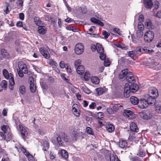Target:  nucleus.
I'll use <instances>...</instances> for the list:
<instances>
[{"instance_id": "obj_51", "label": "nucleus", "mask_w": 161, "mask_h": 161, "mask_svg": "<svg viewBox=\"0 0 161 161\" xmlns=\"http://www.w3.org/2000/svg\"><path fill=\"white\" fill-rule=\"evenodd\" d=\"M118 157L117 155H110V161H115V160H116L117 159Z\"/></svg>"}, {"instance_id": "obj_36", "label": "nucleus", "mask_w": 161, "mask_h": 161, "mask_svg": "<svg viewBox=\"0 0 161 161\" xmlns=\"http://www.w3.org/2000/svg\"><path fill=\"white\" fill-rule=\"evenodd\" d=\"M128 54L133 59H135L137 58L136 53L134 51L129 52Z\"/></svg>"}, {"instance_id": "obj_45", "label": "nucleus", "mask_w": 161, "mask_h": 161, "mask_svg": "<svg viewBox=\"0 0 161 161\" xmlns=\"http://www.w3.org/2000/svg\"><path fill=\"white\" fill-rule=\"evenodd\" d=\"M17 150L20 153L22 152L24 154L27 151L21 145Z\"/></svg>"}, {"instance_id": "obj_63", "label": "nucleus", "mask_w": 161, "mask_h": 161, "mask_svg": "<svg viewBox=\"0 0 161 161\" xmlns=\"http://www.w3.org/2000/svg\"><path fill=\"white\" fill-rule=\"evenodd\" d=\"M103 113L102 112H99L97 114V119H100L101 118H103Z\"/></svg>"}, {"instance_id": "obj_18", "label": "nucleus", "mask_w": 161, "mask_h": 161, "mask_svg": "<svg viewBox=\"0 0 161 161\" xmlns=\"http://www.w3.org/2000/svg\"><path fill=\"white\" fill-rule=\"evenodd\" d=\"M119 146L122 148L126 147L127 146V143L126 140L121 139L119 140Z\"/></svg>"}, {"instance_id": "obj_30", "label": "nucleus", "mask_w": 161, "mask_h": 161, "mask_svg": "<svg viewBox=\"0 0 161 161\" xmlns=\"http://www.w3.org/2000/svg\"><path fill=\"white\" fill-rule=\"evenodd\" d=\"M92 82L95 84H98L99 83L100 80L99 78L96 76H92L91 77Z\"/></svg>"}, {"instance_id": "obj_25", "label": "nucleus", "mask_w": 161, "mask_h": 161, "mask_svg": "<svg viewBox=\"0 0 161 161\" xmlns=\"http://www.w3.org/2000/svg\"><path fill=\"white\" fill-rule=\"evenodd\" d=\"M105 92V88H98L96 89L95 94L97 96H99L103 94Z\"/></svg>"}, {"instance_id": "obj_5", "label": "nucleus", "mask_w": 161, "mask_h": 161, "mask_svg": "<svg viewBox=\"0 0 161 161\" xmlns=\"http://www.w3.org/2000/svg\"><path fill=\"white\" fill-rule=\"evenodd\" d=\"M158 93L157 89L155 87H151L148 90V96H151L153 97H157Z\"/></svg>"}, {"instance_id": "obj_1", "label": "nucleus", "mask_w": 161, "mask_h": 161, "mask_svg": "<svg viewBox=\"0 0 161 161\" xmlns=\"http://www.w3.org/2000/svg\"><path fill=\"white\" fill-rule=\"evenodd\" d=\"M78 136V133L75 131H73L72 134L69 136L64 133H62L60 135H57L56 140L58 145L61 146L63 145L64 142H70L73 141H76Z\"/></svg>"}, {"instance_id": "obj_29", "label": "nucleus", "mask_w": 161, "mask_h": 161, "mask_svg": "<svg viewBox=\"0 0 161 161\" xmlns=\"http://www.w3.org/2000/svg\"><path fill=\"white\" fill-rule=\"evenodd\" d=\"M7 87V83L5 80L2 81L1 84L0 85V92L3 91V88H6Z\"/></svg>"}, {"instance_id": "obj_26", "label": "nucleus", "mask_w": 161, "mask_h": 161, "mask_svg": "<svg viewBox=\"0 0 161 161\" xmlns=\"http://www.w3.org/2000/svg\"><path fill=\"white\" fill-rule=\"evenodd\" d=\"M76 71L78 74L82 75L84 72V68L83 65L79 66L76 68Z\"/></svg>"}, {"instance_id": "obj_55", "label": "nucleus", "mask_w": 161, "mask_h": 161, "mask_svg": "<svg viewBox=\"0 0 161 161\" xmlns=\"http://www.w3.org/2000/svg\"><path fill=\"white\" fill-rule=\"evenodd\" d=\"M5 133H3L2 132H0V139L1 140H5L6 138Z\"/></svg>"}, {"instance_id": "obj_47", "label": "nucleus", "mask_w": 161, "mask_h": 161, "mask_svg": "<svg viewBox=\"0 0 161 161\" xmlns=\"http://www.w3.org/2000/svg\"><path fill=\"white\" fill-rule=\"evenodd\" d=\"M143 35V32L141 30H138L136 31L137 36L139 38H141Z\"/></svg>"}, {"instance_id": "obj_12", "label": "nucleus", "mask_w": 161, "mask_h": 161, "mask_svg": "<svg viewBox=\"0 0 161 161\" xmlns=\"http://www.w3.org/2000/svg\"><path fill=\"white\" fill-rule=\"evenodd\" d=\"M19 128L21 132V135L22 137L24 139L28 135V133L26 129L21 125H19Z\"/></svg>"}, {"instance_id": "obj_52", "label": "nucleus", "mask_w": 161, "mask_h": 161, "mask_svg": "<svg viewBox=\"0 0 161 161\" xmlns=\"http://www.w3.org/2000/svg\"><path fill=\"white\" fill-rule=\"evenodd\" d=\"M103 35L104 36L105 39H107L110 36V34L108 32L106 31H104L103 32Z\"/></svg>"}, {"instance_id": "obj_50", "label": "nucleus", "mask_w": 161, "mask_h": 161, "mask_svg": "<svg viewBox=\"0 0 161 161\" xmlns=\"http://www.w3.org/2000/svg\"><path fill=\"white\" fill-rule=\"evenodd\" d=\"M122 107V106L120 104H115L113 106V109L115 111L118 110L120 108Z\"/></svg>"}, {"instance_id": "obj_20", "label": "nucleus", "mask_w": 161, "mask_h": 161, "mask_svg": "<svg viewBox=\"0 0 161 161\" xmlns=\"http://www.w3.org/2000/svg\"><path fill=\"white\" fill-rule=\"evenodd\" d=\"M38 31L39 34L44 35L46 32L47 28L44 26H39L38 28Z\"/></svg>"}, {"instance_id": "obj_11", "label": "nucleus", "mask_w": 161, "mask_h": 161, "mask_svg": "<svg viewBox=\"0 0 161 161\" xmlns=\"http://www.w3.org/2000/svg\"><path fill=\"white\" fill-rule=\"evenodd\" d=\"M128 88L131 92V93H134L137 92L139 89L138 86L136 84H133L130 86H128Z\"/></svg>"}, {"instance_id": "obj_21", "label": "nucleus", "mask_w": 161, "mask_h": 161, "mask_svg": "<svg viewBox=\"0 0 161 161\" xmlns=\"http://www.w3.org/2000/svg\"><path fill=\"white\" fill-rule=\"evenodd\" d=\"M132 75L131 74V75H128L126 77V79L127 81L130 83H134L135 82V80L134 77L132 76Z\"/></svg>"}, {"instance_id": "obj_8", "label": "nucleus", "mask_w": 161, "mask_h": 161, "mask_svg": "<svg viewBox=\"0 0 161 161\" xmlns=\"http://www.w3.org/2000/svg\"><path fill=\"white\" fill-rule=\"evenodd\" d=\"M42 55L46 59L50 57V55L47 50L44 47H41L39 49Z\"/></svg>"}, {"instance_id": "obj_38", "label": "nucleus", "mask_w": 161, "mask_h": 161, "mask_svg": "<svg viewBox=\"0 0 161 161\" xmlns=\"http://www.w3.org/2000/svg\"><path fill=\"white\" fill-rule=\"evenodd\" d=\"M34 20L36 24L37 25H39L42 24V21L38 17H35L34 19Z\"/></svg>"}, {"instance_id": "obj_19", "label": "nucleus", "mask_w": 161, "mask_h": 161, "mask_svg": "<svg viewBox=\"0 0 161 161\" xmlns=\"http://www.w3.org/2000/svg\"><path fill=\"white\" fill-rule=\"evenodd\" d=\"M157 97H153L151 96H149L147 101L150 105H154L155 104L156 99Z\"/></svg>"}, {"instance_id": "obj_41", "label": "nucleus", "mask_w": 161, "mask_h": 161, "mask_svg": "<svg viewBox=\"0 0 161 161\" xmlns=\"http://www.w3.org/2000/svg\"><path fill=\"white\" fill-rule=\"evenodd\" d=\"M72 112L73 114L76 116L79 117L80 115V113L75 108L73 107L72 109Z\"/></svg>"}, {"instance_id": "obj_54", "label": "nucleus", "mask_w": 161, "mask_h": 161, "mask_svg": "<svg viewBox=\"0 0 161 161\" xmlns=\"http://www.w3.org/2000/svg\"><path fill=\"white\" fill-rule=\"evenodd\" d=\"M86 131L87 132L91 135H93V132L92 131V130L91 128L90 127H87L86 128Z\"/></svg>"}, {"instance_id": "obj_58", "label": "nucleus", "mask_w": 161, "mask_h": 161, "mask_svg": "<svg viewBox=\"0 0 161 161\" xmlns=\"http://www.w3.org/2000/svg\"><path fill=\"white\" fill-rule=\"evenodd\" d=\"M155 110L158 113H161V104L157 106Z\"/></svg>"}, {"instance_id": "obj_16", "label": "nucleus", "mask_w": 161, "mask_h": 161, "mask_svg": "<svg viewBox=\"0 0 161 161\" xmlns=\"http://www.w3.org/2000/svg\"><path fill=\"white\" fill-rule=\"evenodd\" d=\"M41 144L43 147V150L44 151H47L49 147V144L48 141L47 140H42L41 142Z\"/></svg>"}, {"instance_id": "obj_10", "label": "nucleus", "mask_w": 161, "mask_h": 161, "mask_svg": "<svg viewBox=\"0 0 161 161\" xmlns=\"http://www.w3.org/2000/svg\"><path fill=\"white\" fill-rule=\"evenodd\" d=\"M145 25L147 29L150 30L153 29L154 28V26L152 24L151 20L149 19H147L146 20Z\"/></svg>"}, {"instance_id": "obj_37", "label": "nucleus", "mask_w": 161, "mask_h": 161, "mask_svg": "<svg viewBox=\"0 0 161 161\" xmlns=\"http://www.w3.org/2000/svg\"><path fill=\"white\" fill-rule=\"evenodd\" d=\"M149 60H150V63L151 65L152 66V67H154L158 64V63L156 61V60L154 58H151L149 59Z\"/></svg>"}, {"instance_id": "obj_44", "label": "nucleus", "mask_w": 161, "mask_h": 161, "mask_svg": "<svg viewBox=\"0 0 161 161\" xmlns=\"http://www.w3.org/2000/svg\"><path fill=\"white\" fill-rule=\"evenodd\" d=\"M137 155L141 157H143L146 155V153L142 150L140 149Z\"/></svg>"}, {"instance_id": "obj_39", "label": "nucleus", "mask_w": 161, "mask_h": 161, "mask_svg": "<svg viewBox=\"0 0 161 161\" xmlns=\"http://www.w3.org/2000/svg\"><path fill=\"white\" fill-rule=\"evenodd\" d=\"M25 155L28 158L29 160L33 161L34 158L33 156L31 155L27 151L25 153Z\"/></svg>"}, {"instance_id": "obj_2", "label": "nucleus", "mask_w": 161, "mask_h": 161, "mask_svg": "<svg viewBox=\"0 0 161 161\" xmlns=\"http://www.w3.org/2000/svg\"><path fill=\"white\" fill-rule=\"evenodd\" d=\"M19 69L17 72L19 76L21 77L24 76L23 73L26 74L28 72V70L26 65L23 62H20L18 63Z\"/></svg>"}, {"instance_id": "obj_7", "label": "nucleus", "mask_w": 161, "mask_h": 161, "mask_svg": "<svg viewBox=\"0 0 161 161\" xmlns=\"http://www.w3.org/2000/svg\"><path fill=\"white\" fill-rule=\"evenodd\" d=\"M129 86V84L128 83H126L125 86L124 95L125 98L129 97L130 96V93H131L128 88Z\"/></svg>"}, {"instance_id": "obj_35", "label": "nucleus", "mask_w": 161, "mask_h": 161, "mask_svg": "<svg viewBox=\"0 0 161 161\" xmlns=\"http://www.w3.org/2000/svg\"><path fill=\"white\" fill-rule=\"evenodd\" d=\"M61 154L62 157L64 159H66L68 157V154L67 151L65 150H62L61 151Z\"/></svg>"}, {"instance_id": "obj_4", "label": "nucleus", "mask_w": 161, "mask_h": 161, "mask_svg": "<svg viewBox=\"0 0 161 161\" xmlns=\"http://www.w3.org/2000/svg\"><path fill=\"white\" fill-rule=\"evenodd\" d=\"M84 50V47L82 43H77L75 47V52L77 55L82 54Z\"/></svg>"}, {"instance_id": "obj_53", "label": "nucleus", "mask_w": 161, "mask_h": 161, "mask_svg": "<svg viewBox=\"0 0 161 161\" xmlns=\"http://www.w3.org/2000/svg\"><path fill=\"white\" fill-rule=\"evenodd\" d=\"M49 64L51 66L54 65L55 66H57V63L53 59L50 60Z\"/></svg>"}, {"instance_id": "obj_14", "label": "nucleus", "mask_w": 161, "mask_h": 161, "mask_svg": "<svg viewBox=\"0 0 161 161\" xmlns=\"http://www.w3.org/2000/svg\"><path fill=\"white\" fill-rule=\"evenodd\" d=\"M140 102L141 105L139 104V107L141 108H146L149 105L146 99H143Z\"/></svg>"}, {"instance_id": "obj_40", "label": "nucleus", "mask_w": 161, "mask_h": 161, "mask_svg": "<svg viewBox=\"0 0 161 161\" xmlns=\"http://www.w3.org/2000/svg\"><path fill=\"white\" fill-rule=\"evenodd\" d=\"M30 89L32 92L34 93L35 92L36 90V86L33 83H31L30 84Z\"/></svg>"}, {"instance_id": "obj_27", "label": "nucleus", "mask_w": 161, "mask_h": 161, "mask_svg": "<svg viewBox=\"0 0 161 161\" xmlns=\"http://www.w3.org/2000/svg\"><path fill=\"white\" fill-rule=\"evenodd\" d=\"M130 100L131 103L134 105H136L139 102L138 98L135 96L131 97Z\"/></svg>"}, {"instance_id": "obj_32", "label": "nucleus", "mask_w": 161, "mask_h": 161, "mask_svg": "<svg viewBox=\"0 0 161 161\" xmlns=\"http://www.w3.org/2000/svg\"><path fill=\"white\" fill-rule=\"evenodd\" d=\"M9 88L11 90H14V86L15 84L14 79V78H12L9 80Z\"/></svg>"}, {"instance_id": "obj_61", "label": "nucleus", "mask_w": 161, "mask_h": 161, "mask_svg": "<svg viewBox=\"0 0 161 161\" xmlns=\"http://www.w3.org/2000/svg\"><path fill=\"white\" fill-rule=\"evenodd\" d=\"M134 51L136 54L137 53L139 52L143 53L142 49H141L140 47H137L136 50H134Z\"/></svg>"}, {"instance_id": "obj_31", "label": "nucleus", "mask_w": 161, "mask_h": 161, "mask_svg": "<svg viewBox=\"0 0 161 161\" xmlns=\"http://www.w3.org/2000/svg\"><path fill=\"white\" fill-rule=\"evenodd\" d=\"M106 129L108 132H111L114 130V127L112 125L108 124L106 126Z\"/></svg>"}, {"instance_id": "obj_60", "label": "nucleus", "mask_w": 161, "mask_h": 161, "mask_svg": "<svg viewBox=\"0 0 161 161\" xmlns=\"http://www.w3.org/2000/svg\"><path fill=\"white\" fill-rule=\"evenodd\" d=\"M60 67L62 68H64L67 65V64H65L63 61H61L59 63Z\"/></svg>"}, {"instance_id": "obj_28", "label": "nucleus", "mask_w": 161, "mask_h": 161, "mask_svg": "<svg viewBox=\"0 0 161 161\" xmlns=\"http://www.w3.org/2000/svg\"><path fill=\"white\" fill-rule=\"evenodd\" d=\"M139 138H136L135 134H130L128 138V140L131 142L133 141H134L135 142L138 141L139 140Z\"/></svg>"}, {"instance_id": "obj_46", "label": "nucleus", "mask_w": 161, "mask_h": 161, "mask_svg": "<svg viewBox=\"0 0 161 161\" xmlns=\"http://www.w3.org/2000/svg\"><path fill=\"white\" fill-rule=\"evenodd\" d=\"M138 30H141L142 31L144 29V26L142 23L139 22L138 25Z\"/></svg>"}, {"instance_id": "obj_24", "label": "nucleus", "mask_w": 161, "mask_h": 161, "mask_svg": "<svg viewBox=\"0 0 161 161\" xmlns=\"http://www.w3.org/2000/svg\"><path fill=\"white\" fill-rule=\"evenodd\" d=\"M19 90L22 95H24L26 93V87L24 85H21L19 86Z\"/></svg>"}, {"instance_id": "obj_23", "label": "nucleus", "mask_w": 161, "mask_h": 161, "mask_svg": "<svg viewBox=\"0 0 161 161\" xmlns=\"http://www.w3.org/2000/svg\"><path fill=\"white\" fill-rule=\"evenodd\" d=\"M91 21L92 22L99 25L101 26H104V24L102 22L94 18H92L91 19Z\"/></svg>"}, {"instance_id": "obj_64", "label": "nucleus", "mask_w": 161, "mask_h": 161, "mask_svg": "<svg viewBox=\"0 0 161 161\" xmlns=\"http://www.w3.org/2000/svg\"><path fill=\"white\" fill-rule=\"evenodd\" d=\"M65 75L64 74H62L61 75V76L63 80H64L66 82H68L69 80L65 77Z\"/></svg>"}, {"instance_id": "obj_56", "label": "nucleus", "mask_w": 161, "mask_h": 161, "mask_svg": "<svg viewBox=\"0 0 161 161\" xmlns=\"http://www.w3.org/2000/svg\"><path fill=\"white\" fill-rule=\"evenodd\" d=\"M113 31L114 33H117L119 35H122L121 32L120 31V30L118 28H114L113 29Z\"/></svg>"}, {"instance_id": "obj_57", "label": "nucleus", "mask_w": 161, "mask_h": 161, "mask_svg": "<svg viewBox=\"0 0 161 161\" xmlns=\"http://www.w3.org/2000/svg\"><path fill=\"white\" fill-rule=\"evenodd\" d=\"M106 55L104 53H100V58L102 60H105L106 59Z\"/></svg>"}, {"instance_id": "obj_62", "label": "nucleus", "mask_w": 161, "mask_h": 161, "mask_svg": "<svg viewBox=\"0 0 161 161\" xmlns=\"http://www.w3.org/2000/svg\"><path fill=\"white\" fill-rule=\"evenodd\" d=\"M110 64V62L108 60H106L104 61V64L105 66H108Z\"/></svg>"}, {"instance_id": "obj_17", "label": "nucleus", "mask_w": 161, "mask_h": 161, "mask_svg": "<svg viewBox=\"0 0 161 161\" xmlns=\"http://www.w3.org/2000/svg\"><path fill=\"white\" fill-rule=\"evenodd\" d=\"M130 130L133 132H138L139 129L136 124L134 122H131L130 125Z\"/></svg>"}, {"instance_id": "obj_6", "label": "nucleus", "mask_w": 161, "mask_h": 161, "mask_svg": "<svg viewBox=\"0 0 161 161\" xmlns=\"http://www.w3.org/2000/svg\"><path fill=\"white\" fill-rule=\"evenodd\" d=\"M123 115L126 118H128L129 119L134 118L135 117L134 113L128 109L124 110Z\"/></svg>"}, {"instance_id": "obj_15", "label": "nucleus", "mask_w": 161, "mask_h": 161, "mask_svg": "<svg viewBox=\"0 0 161 161\" xmlns=\"http://www.w3.org/2000/svg\"><path fill=\"white\" fill-rule=\"evenodd\" d=\"M144 4L147 8L149 9H151L153 6V3L152 0H145Z\"/></svg>"}, {"instance_id": "obj_49", "label": "nucleus", "mask_w": 161, "mask_h": 161, "mask_svg": "<svg viewBox=\"0 0 161 161\" xmlns=\"http://www.w3.org/2000/svg\"><path fill=\"white\" fill-rule=\"evenodd\" d=\"M82 89L83 91L85 93L87 94H89L90 93V91L86 86H82Z\"/></svg>"}, {"instance_id": "obj_9", "label": "nucleus", "mask_w": 161, "mask_h": 161, "mask_svg": "<svg viewBox=\"0 0 161 161\" xmlns=\"http://www.w3.org/2000/svg\"><path fill=\"white\" fill-rule=\"evenodd\" d=\"M132 73L130 72H128V70L127 69L123 70L119 74V77L120 79H122L125 77L126 76L129 75H131Z\"/></svg>"}, {"instance_id": "obj_3", "label": "nucleus", "mask_w": 161, "mask_h": 161, "mask_svg": "<svg viewBox=\"0 0 161 161\" xmlns=\"http://www.w3.org/2000/svg\"><path fill=\"white\" fill-rule=\"evenodd\" d=\"M154 37V34L153 32L152 31L148 30L144 34V39L146 42L149 43L153 40Z\"/></svg>"}, {"instance_id": "obj_48", "label": "nucleus", "mask_w": 161, "mask_h": 161, "mask_svg": "<svg viewBox=\"0 0 161 161\" xmlns=\"http://www.w3.org/2000/svg\"><path fill=\"white\" fill-rule=\"evenodd\" d=\"M81 62V61L80 59H78L75 62V68L76 69L78 66L81 65H80Z\"/></svg>"}, {"instance_id": "obj_34", "label": "nucleus", "mask_w": 161, "mask_h": 161, "mask_svg": "<svg viewBox=\"0 0 161 161\" xmlns=\"http://www.w3.org/2000/svg\"><path fill=\"white\" fill-rule=\"evenodd\" d=\"M140 116L144 119L146 120H148L149 119H150L151 118V116L150 114H149V115H147V114L145 113H141Z\"/></svg>"}, {"instance_id": "obj_59", "label": "nucleus", "mask_w": 161, "mask_h": 161, "mask_svg": "<svg viewBox=\"0 0 161 161\" xmlns=\"http://www.w3.org/2000/svg\"><path fill=\"white\" fill-rule=\"evenodd\" d=\"M138 20L139 21V22H143L144 20V16L142 14H140V15L139 19H138Z\"/></svg>"}, {"instance_id": "obj_13", "label": "nucleus", "mask_w": 161, "mask_h": 161, "mask_svg": "<svg viewBox=\"0 0 161 161\" xmlns=\"http://www.w3.org/2000/svg\"><path fill=\"white\" fill-rule=\"evenodd\" d=\"M3 73L4 77L6 79H10L14 78L13 75L11 73H9L8 71L6 69H3Z\"/></svg>"}, {"instance_id": "obj_42", "label": "nucleus", "mask_w": 161, "mask_h": 161, "mask_svg": "<svg viewBox=\"0 0 161 161\" xmlns=\"http://www.w3.org/2000/svg\"><path fill=\"white\" fill-rule=\"evenodd\" d=\"M90 74L89 72H86L84 75V78L86 81H88L89 80Z\"/></svg>"}, {"instance_id": "obj_43", "label": "nucleus", "mask_w": 161, "mask_h": 161, "mask_svg": "<svg viewBox=\"0 0 161 161\" xmlns=\"http://www.w3.org/2000/svg\"><path fill=\"white\" fill-rule=\"evenodd\" d=\"M2 130L4 132V133H6L8 130L9 129V127L7 125H4L1 126Z\"/></svg>"}, {"instance_id": "obj_22", "label": "nucleus", "mask_w": 161, "mask_h": 161, "mask_svg": "<svg viewBox=\"0 0 161 161\" xmlns=\"http://www.w3.org/2000/svg\"><path fill=\"white\" fill-rule=\"evenodd\" d=\"M8 54V53L5 49H2L0 51V59H2L3 58L6 57Z\"/></svg>"}, {"instance_id": "obj_33", "label": "nucleus", "mask_w": 161, "mask_h": 161, "mask_svg": "<svg viewBox=\"0 0 161 161\" xmlns=\"http://www.w3.org/2000/svg\"><path fill=\"white\" fill-rule=\"evenodd\" d=\"M96 50L97 52L99 53H103L104 52V48L101 45L97 44Z\"/></svg>"}]
</instances>
